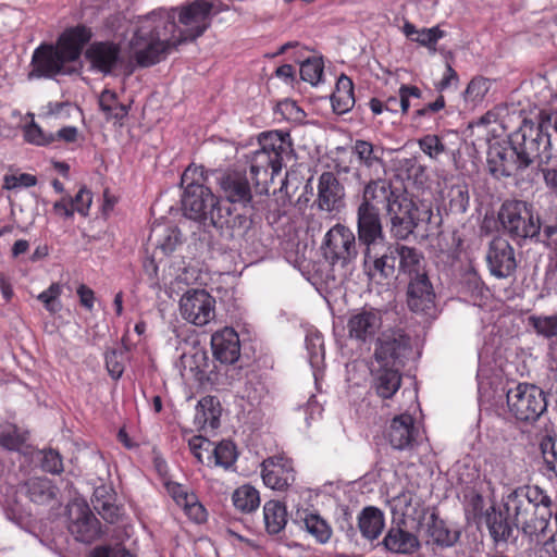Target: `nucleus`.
Returning <instances> with one entry per match:
<instances>
[{
	"instance_id": "f257e3e1",
	"label": "nucleus",
	"mask_w": 557,
	"mask_h": 557,
	"mask_svg": "<svg viewBox=\"0 0 557 557\" xmlns=\"http://www.w3.org/2000/svg\"><path fill=\"white\" fill-rule=\"evenodd\" d=\"M212 3L197 0L181 9H157L129 23L128 49L140 66L163 60L186 40L201 36L210 25Z\"/></svg>"
},
{
	"instance_id": "f03ea898",
	"label": "nucleus",
	"mask_w": 557,
	"mask_h": 557,
	"mask_svg": "<svg viewBox=\"0 0 557 557\" xmlns=\"http://www.w3.org/2000/svg\"><path fill=\"white\" fill-rule=\"evenodd\" d=\"M90 37L87 27L76 26L66 29L54 46L40 45L33 53L28 78H51L76 72L82 50Z\"/></svg>"
},
{
	"instance_id": "7ed1b4c3",
	"label": "nucleus",
	"mask_w": 557,
	"mask_h": 557,
	"mask_svg": "<svg viewBox=\"0 0 557 557\" xmlns=\"http://www.w3.org/2000/svg\"><path fill=\"white\" fill-rule=\"evenodd\" d=\"M531 125L520 127L510 136L506 147H492L488 152V169L495 177H507L523 170L540 157L539 133Z\"/></svg>"
},
{
	"instance_id": "20e7f679",
	"label": "nucleus",
	"mask_w": 557,
	"mask_h": 557,
	"mask_svg": "<svg viewBox=\"0 0 557 557\" xmlns=\"http://www.w3.org/2000/svg\"><path fill=\"white\" fill-rule=\"evenodd\" d=\"M407 349L408 343L401 335L383 334L379 337L372 372L373 387L380 397L391 398L399 389L401 384L399 369Z\"/></svg>"
},
{
	"instance_id": "39448f33",
	"label": "nucleus",
	"mask_w": 557,
	"mask_h": 557,
	"mask_svg": "<svg viewBox=\"0 0 557 557\" xmlns=\"http://www.w3.org/2000/svg\"><path fill=\"white\" fill-rule=\"evenodd\" d=\"M405 196L396 193L387 181H370L364 186L362 200L357 209L358 239L371 243L374 238L380 237L383 225L377 205L383 203L387 210V206L392 201L399 202Z\"/></svg>"
},
{
	"instance_id": "423d86ee",
	"label": "nucleus",
	"mask_w": 557,
	"mask_h": 557,
	"mask_svg": "<svg viewBox=\"0 0 557 557\" xmlns=\"http://www.w3.org/2000/svg\"><path fill=\"white\" fill-rule=\"evenodd\" d=\"M260 148L250 156V174L259 184L268 178L273 180L283 166V160L292 151V141L288 133L272 131L259 136Z\"/></svg>"
},
{
	"instance_id": "0eeeda50",
	"label": "nucleus",
	"mask_w": 557,
	"mask_h": 557,
	"mask_svg": "<svg viewBox=\"0 0 557 557\" xmlns=\"http://www.w3.org/2000/svg\"><path fill=\"white\" fill-rule=\"evenodd\" d=\"M503 231L515 242L522 243L540 236L542 222L533 206L522 200H507L499 211Z\"/></svg>"
},
{
	"instance_id": "6e6552de",
	"label": "nucleus",
	"mask_w": 557,
	"mask_h": 557,
	"mask_svg": "<svg viewBox=\"0 0 557 557\" xmlns=\"http://www.w3.org/2000/svg\"><path fill=\"white\" fill-rule=\"evenodd\" d=\"M322 251L325 260L345 278L358 256L356 236L346 225L337 223L324 235Z\"/></svg>"
},
{
	"instance_id": "1a4fd4ad",
	"label": "nucleus",
	"mask_w": 557,
	"mask_h": 557,
	"mask_svg": "<svg viewBox=\"0 0 557 557\" xmlns=\"http://www.w3.org/2000/svg\"><path fill=\"white\" fill-rule=\"evenodd\" d=\"M182 205L185 215L191 220H210L216 227L228 224L230 209L223 208L208 187L184 191Z\"/></svg>"
},
{
	"instance_id": "9d476101",
	"label": "nucleus",
	"mask_w": 557,
	"mask_h": 557,
	"mask_svg": "<svg viewBox=\"0 0 557 557\" xmlns=\"http://www.w3.org/2000/svg\"><path fill=\"white\" fill-rule=\"evenodd\" d=\"M509 411L521 421H535L546 410L544 392L532 384L521 383L507 392Z\"/></svg>"
},
{
	"instance_id": "9b49d317",
	"label": "nucleus",
	"mask_w": 557,
	"mask_h": 557,
	"mask_svg": "<svg viewBox=\"0 0 557 557\" xmlns=\"http://www.w3.org/2000/svg\"><path fill=\"white\" fill-rule=\"evenodd\" d=\"M144 268L151 280V287L164 288L169 294H178L185 286L197 280L196 271L187 267L183 259H174L164 265L161 278L157 276L158 267L153 260L146 262Z\"/></svg>"
},
{
	"instance_id": "f8f14e48",
	"label": "nucleus",
	"mask_w": 557,
	"mask_h": 557,
	"mask_svg": "<svg viewBox=\"0 0 557 557\" xmlns=\"http://www.w3.org/2000/svg\"><path fill=\"white\" fill-rule=\"evenodd\" d=\"M387 215L391 219V233L396 239H406L420 221L430 222L432 210L423 207L420 211L407 197L399 202L392 201L387 206Z\"/></svg>"
},
{
	"instance_id": "ddd939ff",
	"label": "nucleus",
	"mask_w": 557,
	"mask_h": 557,
	"mask_svg": "<svg viewBox=\"0 0 557 557\" xmlns=\"http://www.w3.org/2000/svg\"><path fill=\"white\" fill-rule=\"evenodd\" d=\"M385 240L383 228L381 236L374 238L371 243L359 240L364 246V267L370 277L379 275L382 278H392L395 276L398 265V244L388 245L386 250L379 255L376 248Z\"/></svg>"
},
{
	"instance_id": "4468645a",
	"label": "nucleus",
	"mask_w": 557,
	"mask_h": 557,
	"mask_svg": "<svg viewBox=\"0 0 557 557\" xmlns=\"http://www.w3.org/2000/svg\"><path fill=\"white\" fill-rule=\"evenodd\" d=\"M178 307L182 318L196 326H205L215 317V299L206 289L185 292Z\"/></svg>"
},
{
	"instance_id": "2eb2a0df",
	"label": "nucleus",
	"mask_w": 557,
	"mask_h": 557,
	"mask_svg": "<svg viewBox=\"0 0 557 557\" xmlns=\"http://www.w3.org/2000/svg\"><path fill=\"white\" fill-rule=\"evenodd\" d=\"M70 532L77 541L90 543L100 535V523L84 502L69 505Z\"/></svg>"
},
{
	"instance_id": "dca6fc26",
	"label": "nucleus",
	"mask_w": 557,
	"mask_h": 557,
	"mask_svg": "<svg viewBox=\"0 0 557 557\" xmlns=\"http://www.w3.org/2000/svg\"><path fill=\"white\" fill-rule=\"evenodd\" d=\"M261 466L263 483L272 490L283 491L295 481L293 462L283 455L269 457Z\"/></svg>"
},
{
	"instance_id": "f3484780",
	"label": "nucleus",
	"mask_w": 557,
	"mask_h": 557,
	"mask_svg": "<svg viewBox=\"0 0 557 557\" xmlns=\"http://www.w3.org/2000/svg\"><path fill=\"white\" fill-rule=\"evenodd\" d=\"M486 261L491 273L498 278L508 277L517 268L513 248L508 240L502 237H496L491 242Z\"/></svg>"
},
{
	"instance_id": "a211bd4d",
	"label": "nucleus",
	"mask_w": 557,
	"mask_h": 557,
	"mask_svg": "<svg viewBox=\"0 0 557 557\" xmlns=\"http://www.w3.org/2000/svg\"><path fill=\"white\" fill-rule=\"evenodd\" d=\"M381 326V314L374 309H362L354 312L347 321L348 336L361 343L372 341Z\"/></svg>"
},
{
	"instance_id": "6ab92c4d",
	"label": "nucleus",
	"mask_w": 557,
	"mask_h": 557,
	"mask_svg": "<svg viewBox=\"0 0 557 557\" xmlns=\"http://www.w3.org/2000/svg\"><path fill=\"white\" fill-rule=\"evenodd\" d=\"M419 434L414 426L413 418L408 413H401L391 421L387 440L393 448L398 450L411 449Z\"/></svg>"
},
{
	"instance_id": "aec40b11",
	"label": "nucleus",
	"mask_w": 557,
	"mask_h": 557,
	"mask_svg": "<svg viewBox=\"0 0 557 557\" xmlns=\"http://www.w3.org/2000/svg\"><path fill=\"white\" fill-rule=\"evenodd\" d=\"M344 188L331 172L319 177L317 203L321 210L337 212L344 206Z\"/></svg>"
},
{
	"instance_id": "412c9836",
	"label": "nucleus",
	"mask_w": 557,
	"mask_h": 557,
	"mask_svg": "<svg viewBox=\"0 0 557 557\" xmlns=\"http://www.w3.org/2000/svg\"><path fill=\"white\" fill-rule=\"evenodd\" d=\"M435 293L428 273L422 277H413L408 282L407 304L414 312H426L434 307Z\"/></svg>"
},
{
	"instance_id": "4be33fe9",
	"label": "nucleus",
	"mask_w": 557,
	"mask_h": 557,
	"mask_svg": "<svg viewBox=\"0 0 557 557\" xmlns=\"http://www.w3.org/2000/svg\"><path fill=\"white\" fill-rule=\"evenodd\" d=\"M213 356L222 363L232 364L240 356L238 334L232 327H224L211 337Z\"/></svg>"
},
{
	"instance_id": "5701e85b",
	"label": "nucleus",
	"mask_w": 557,
	"mask_h": 557,
	"mask_svg": "<svg viewBox=\"0 0 557 557\" xmlns=\"http://www.w3.org/2000/svg\"><path fill=\"white\" fill-rule=\"evenodd\" d=\"M388 504L394 520L403 524L419 520L423 513L420 499L409 490L393 496Z\"/></svg>"
},
{
	"instance_id": "b1692460",
	"label": "nucleus",
	"mask_w": 557,
	"mask_h": 557,
	"mask_svg": "<svg viewBox=\"0 0 557 557\" xmlns=\"http://www.w3.org/2000/svg\"><path fill=\"white\" fill-rule=\"evenodd\" d=\"M119 47L110 42H94L85 52V58L90 67L103 74L112 71L119 60Z\"/></svg>"
},
{
	"instance_id": "393cba45",
	"label": "nucleus",
	"mask_w": 557,
	"mask_h": 557,
	"mask_svg": "<svg viewBox=\"0 0 557 557\" xmlns=\"http://www.w3.org/2000/svg\"><path fill=\"white\" fill-rule=\"evenodd\" d=\"M221 189L232 203L247 207L251 203L252 194L246 176L239 172H231L221 180Z\"/></svg>"
},
{
	"instance_id": "a878e982",
	"label": "nucleus",
	"mask_w": 557,
	"mask_h": 557,
	"mask_svg": "<svg viewBox=\"0 0 557 557\" xmlns=\"http://www.w3.org/2000/svg\"><path fill=\"white\" fill-rule=\"evenodd\" d=\"M166 488L174 502L184 509L191 520L197 523L206 520V509L199 503L197 496L189 492L187 487L178 483H169Z\"/></svg>"
},
{
	"instance_id": "bb28decb",
	"label": "nucleus",
	"mask_w": 557,
	"mask_h": 557,
	"mask_svg": "<svg viewBox=\"0 0 557 557\" xmlns=\"http://www.w3.org/2000/svg\"><path fill=\"white\" fill-rule=\"evenodd\" d=\"M506 508L508 513L515 517L516 524L521 527L524 533L529 534L530 536H535L536 540H539V525L536 522L534 525H532L528 520V516L532 509L523 497L522 492L515 491L511 493L506 502Z\"/></svg>"
},
{
	"instance_id": "cd10ccee",
	"label": "nucleus",
	"mask_w": 557,
	"mask_h": 557,
	"mask_svg": "<svg viewBox=\"0 0 557 557\" xmlns=\"http://www.w3.org/2000/svg\"><path fill=\"white\" fill-rule=\"evenodd\" d=\"M382 545L394 554H412L419 548V541L416 535L400 527H392L384 536Z\"/></svg>"
},
{
	"instance_id": "c85d7f7f",
	"label": "nucleus",
	"mask_w": 557,
	"mask_h": 557,
	"mask_svg": "<svg viewBox=\"0 0 557 557\" xmlns=\"http://www.w3.org/2000/svg\"><path fill=\"white\" fill-rule=\"evenodd\" d=\"M398 270L408 276L422 277L426 273L423 255L416 248L398 244Z\"/></svg>"
},
{
	"instance_id": "c756f323",
	"label": "nucleus",
	"mask_w": 557,
	"mask_h": 557,
	"mask_svg": "<svg viewBox=\"0 0 557 557\" xmlns=\"http://www.w3.org/2000/svg\"><path fill=\"white\" fill-rule=\"evenodd\" d=\"M523 497L532 509V513L535 510H540V518L536 519L540 532L544 533L548 525V519L552 516L550 497L539 486H528L524 491H521Z\"/></svg>"
},
{
	"instance_id": "7c9ffc66",
	"label": "nucleus",
	"mask_w": 557,
	"mask_h": 557,
	"mask_svg": "<svg viewBox=\"0 0 557 557\" xmlns=\"http://www.w3.org/2000/svg\"><path fill=\"white\" fill-rule=\"evenodd\" d=\"M384 527V513L376 507H366L358 516L359 531L367 540H376L381 535Z\"/></svg>"
},
{
	"instance_id": "2f4dec72",
	"label": "nucleus",
	"mask_w": 557,
	"mask_h": 557,
	"mask_svg": "<svg viewBox=\"0 0 557 557\" xmlns=\"http://www.w3.org/2000/svg\"><path fill=\"white\" fill-rule=\"evenodd\" d=\"M221 406L215 397L201 398L196 406L195 423L200 429L214 430L219 426Z\"/></svg>"
},
{
	"instance_id": "473e14b6",
	"label": "nucleus",
	"mask_w": 557,
	"mask_h": 557,
	"mask_svg": "<svg viewBox=\"0 0 557 557\" xmlns=\"http://www.w3.org/2000/svg\"><path fill=\"white\" fill-rule=\"evenodd\" d=\"M20 492L26 494L37 504H46L55 497V487L46 478H32L20 486Z\"/></svg>"
},
{
	"instance_id": "72a5a7b5",
	"label": "nucleus",
	"mask_w": 557,
	"mask_h": 557,
	"mask_svg": "<svg viewBox=\"0 0 557 557\" xmlns=\"http://www.w3.org/2000/svg\"><path fill=\"white\" fill-rule=\"evenodd\" d=\"M332 107L338 114L348 112L355 104L354 85L349 77L342 75L331 97Z\"/></svg>"
},
{
	"instance_id": "f704fd0d",
	"label": "nucleus",
	"mask_w": 557,
	"mask_h": 557,
	"mask_svg": "<svg viewBox=\"0 0 557 557\" xmlns=\"http://www.w3.org/2000/svg\"><path fill=\"white\" fill-rule=\"evenodd\" d=\"M404 34L412 41L426 47L431 51L436 50L437 41L445 36L438 26L418 29L412 23L406 22L403 26Z\"/></svg>"
},
{
	"instance_id": "c9c22d12",
	"label": "nucleus",
	"mask_w": 557,
	"mask_h": 557,
	"mask_svg": "<svg viewBox=\"0 0 557 557\" xmlns=\"http://www.w3.org/2000/svg\"><path fill=\"white\" fill-rule=\"evenodd\" d=\"M263 519L268 533H280L287 523L285 506L277 500L267 502L263 506Z\"/></svg>"
},
{
	"instance_id": "e433bc0d",
	"label": "nucleus",
	"mask_w": 557,
	"mask_h": 557,
	"mask_svg": "<svg viewBox=\"0 0 557 557\" xmlns=\"http://www.w3.org/2000/svg\"><path fill=\"white\" fill-rule=\"evenodd\" d=\"M299 519L304 522L306 531L312 535L320 544H325L332 536V528L320 515L304 511L299 515Z\"/></svg>"
},
{
	"instance_id": "4c0bfd02",
	"label": "nucleus",
	"mask_w": 557,
	"mask_h": 557,
	"mask_svg": "<svg viewBox=\"0 0 557 557\" xmlns=\"http://www.w3.org/2000/svg\"><path fill=\"white\" fill-rule=\"evenodd\" d=\"M99 107L107 119L122 122L128 114V107L120 103L117 96L110 89H104L99 96Z\"/></svg>"
},
{
	"instance_id": "58836bf2",
	"label": "nucleus",
	"mask_w": 557,
	"mask_h": 557,
	"mask_svg": "<svg viewBox=\"0 0 557 557\" xmlns=\"http://www.w3.org/2000/svg\"><path fill=\"white\" fill-rule=\"evenodd\" d=\"M352 153L357 156L360 164L368 169L383 162V148L375 147L367 140L357 139L352 146Z\"/></svg>"
},
{
	"instance_id": "ea45409f",
	"label": "nucleus",
	"mask_w": 557,
	"mask_h": 557,
	"mask_svg": "<svg viewBox=\"0 0 557 557\" xmlns=\"http://www.w3.org/2000/svg\"><path fill=\"white\" fill-rule=\"evenodd\" d=\"M233 503L243 512H251L260 505L259 492L251 485H243L234 492Z\"/></svg>"
},
{
	"instance_id": "a19ab883",
	"label": "nucleus",
	"mask_w": 557,
	"mask_h": 557,
	"mask_svg": "<svg viewBox=\"0 0 557 557\" xmlns=\"http://www.w3.org/2000/svg\"><path fill=\"white\" fill-rule=\"evenodd\" d=\"M428 543H434L441 546H451L457 541L456 532L450 531L444 521L432 518L428 524Z\"/></svg>"
},
{
	"instance_id": "79ce46f5",
	"label": "nucleus",
	"mask_w": 557,
	"mask_h": 557,
	"mask_svg": "<svg viewBox=\"0 0 557 557\" xmlns=\"http://www.w3.org/2000/svg\"><path fill=\"white\" fill-rule=\"evenodd\" d=\"M486 524L492 537L496 541H506L510 534V525L502 512L494 508L486 513Z\"/></svg>"
},
{
	"instance_id": "37998d69",
	"label": "nucleus",
	"mask_w": 557,
	"mask_h": 557,
	"mask_svg": "<svg viewBox=\"0 0 557 557\" xmlns=\"http://www.w3.org/2000/svg\"><path fill=\"white\" fill-rule=\"evenodd\" d=\"M211 457L214 466L227 469L237 458L236 447L230 441H222L215 447L211 446Z\"/></svg>"
},
{
	"instance_id": "c03bdc74",
	"label": "nucleus",
	"mask_w": 557,
	"mask_h": 557,
	"mask_svg": "<svg viewBox=\"0 0 557 557\" xmlns=\"http://www.w3.org/2000/svg\"><path fill=\"white\" fill-rule=\"evenodd\" d=\"M306 349L311 367L319 368L324 360L323 337L318 332H310L306 336Z\"/></svg>"
},
{
	"instance_id": "a18cd8bd",
	"label": "nucleus",
	"mask_w": 557,
	"mask_h": 557,
	"mask_svg": "<svg viewBox=\"0 0 557 557\" xmlns=\"http://www.w3.org/2000/svg\"><path fill=\"white\" fill-rule=\"evenodd\" d=\"M324 64L321 58L313 57L304 61L300 65V76L305 82L315 86L321 82Z\"/></svg>"
},
{
	"instance_id": "49530a36",
	"label": "nucleus",
	"mask_w": 557,
	"mask_h": 557,
	"mask_svg": "<svg viewBox=\"0 0 557 557\" xmlns=\"http://www.w3.org/2000/svg\"><path fill=\"white\" fill-rule=\"evenodd\" d=\"M540 449L545 467L557 476V435H547L542 438Z\"/></svg>"
},
{
	"instance_id": "de8ad7c7",
	"label": "nucleus",
	"mask_w": 557,
	"mask_h": 557,
	"mask_svg": "<svg viewBox=\"0 0 557 557\" xmlns=\"http://www.w3.org/2000/svg\"><path fill=\"white\" fill-rule=\"evenodd\" d=\"M61 294L62 285L59 283H52L47 289L37 296V299L44 304L46 310L50 313H57L62 308L60 301Z\"/></svg>"
},
{
	"instance_id": "09e8293b",
	"label": "nucleus",
	"mask_w": 557,
	"mask_h": 557,
	"mask_svg": "<svg viewBox=\"0 0 557 557\" xmlns=\"http://www.w3.org/2000/svg\"><path fill=\"white\" fill-rule=\"evenodd\" d=\"M491 88V82L490 79L485 77H474L468 85L466 92H465V99L467 101L472 102L473 104H476L483 100L485 95L488 92Z\"/></svg>"
},
{
	"instance_id": "8fccbe9b",
	"label": "nucleus",
	"mask_w": 557,
	"mask_h": 557,
	"mask_svg": "<svg viewBox=\"0 0 557 557\" xmlns=\"http://www.w3.org/2000/svg\"><path fill=\"white\" fill-rule=\"evenodd\" d=\"M161 227L157 226L152 228L151 237H159L161 234ZM157 246L164 253H169L174 250L176 245L180 243V232L176 228L166 227L163 230V237L157 238Z\"/></svg>"
},
{
	"instance_id": "3c124183",
	"label": "nucleus",
	"mask_w": 557,
	"mask_h": 557,
	"mask_svg": "<svg viewBox=\"0 0 557 557\" xmlns=\"http://www.w3.org/2000/svg\"><path fill=\"white\" fill-rule=\"evenodd\" d=\"M102 493L100 490L95 492L94 508L106 521L113 523L119 518V507L111 503L110 498L102 499Z\"/></svg>"
},
{
	"instance_id": "603ef678",
	"label": "nucleus",
	"mask_w": 557,
	"mask_h": 557,
	"mask_svg": "<svg viewBox=\"0 0 557 557\" xmlns=\"http://www.w3.org/2000/svg\"><path fill=\"white\" fill-rule=\"evenodd\" d=\"M205 182L203 168L198 165H189L181 177V185L185 188V191L195 190L196 187H206Z\"/></svg>"
},
{
	"instance_id": "864d4df0",
	"label": "nucleus",
	"mask_w": 557,
	"mask_h": 557,
	"mask_svg": "<svg viewBox=\"0 0 557 557\" xmlns=\"http://www.w3.org/2000/svg\"><path fill=\"white\" fill-rule=\"evenodd\" d=\"M529 320L537 334L547 338L557 335V314L531 317Z\"/></svg>"
},
{
	"instance_id": "5fc2aeb1",
	"label": "nucleus",
	"mask_w": 557,
	"mask_h": 557,
	"mask_svg": "<svg viewBox=\"0 0 557 557\" xmlns=\"http://www.w3.org/2000/svg\"><path fill=\"white\" fill-rule=\"evenodd\" d=\"M24 137L26 141L38 146L49 145L54 141L53 133H45L35 122H30L24 127Z\"/></svg>"
},
{
	"instance_id": "6e6d98bb",
	"label": "nucleus",
	"mask_w": 557,
	"mask_h": 557,
	"mask_svg": "<svg viewBox=\"0 0 557 557\" xmlns=\"http://www.w3.org/2000/svg\"><path fill=\"white\" fill-rule=\"evenodd\" d=\"M188 445L193 455L199 462L205 463L207 459L208 462L211 463L212 443L209 440L202 436H194L189 440Z\"/></svg>"
},
{
	"instance_id": "4d7b16f0",
	"label": "nucleus",
	"mask_w": 557,
	"mask_h": 557,
	"mask_svg": "<svg viewBox=\"0 0 557 557\" xmlns=\"http://www.w3.org/2000/svg\"><path fill=\"white\" fill-rule=\"evenodd\" d=\"M265 386L257 377L249 379L244 389L242 391V397L246 398L250 404H259L265 395Z\"/></svg>"
},
{
	"instance_id": "13d9d810",
	"label": "nucleus",
	"mask_w": 557,
	"mask_h": 557,
	"mask_svg": "<svg viewBox=\"0 0 557 557\" xmlns=\"http://www.w3.org/2000/svg\"><path fill=\"white\" fill-rule=\"evenodd\" d=\"M420 149L431 159H437L444 151L445 145L436 135H426L418 141Z\"/></svg>"
},
{
	"instance_id": "bf43d9fd",
	"label": "nucleus",
	"mask_w": 557,
	"mask_h": 557,
	"mask_svg": "<svg viewBox=\"0 0 557 557\" xmlns=\"http://www.w3.org/2000/svg\"><path fill=\"white\" fill-rule=\"evenodd\" d=\"M41 468L51 474H60L63 471V462L60 454L54 449L41 451Z\"/></svg>"
},
{
	"instance_id": "052dcab7",
	"label": "nucleus",
	"mask_w": 557,
	"mask_h": 557,
	"mask_svg": "<svg viewBox=\"0 0 557 557\" xmlns=\"http://www.w3.org/2000/svg\"><path fill=\"white\" fill-rule=\"evenodd\" d=\"M124 356L123 352L117 350H110L106 354V366L113 379H119L122 376L124 371L123 364Z\"/></svg>"
},
{
	"instance_id": "680f3d73",
	"label": "nucleus",
	"mask_w": 557,
	"mask_h": 557,
	"mask_svg": "<svg viewBox=\"0 0 557 557\" xmlns=\"http://www.w3.org/2000/svg\"><path fill=\"white\" fill-rule=\"evenodd\" d=\"M399 107L400 112L406 114L410 108L411 99H420L421 90L417 86L401 85L399 87Z\"/></svg>"
},
{
	"instance_id": "e2e57ef3",
	"label": "nucleus",
	"mask_w": 557,
	"mask_h": 557,
	"mask_svg": "<svg viewBox=\"0 0 557 557\" xmlns=\"http://www.w3.org/2000/svg\"><path fill=\"white\" fill-rule=\"evenodd\" d=\"M70 201L72 207H74L75 212L86 216L92 202L91 193L90 190L83 187L78 190L74 198L70 197Z\"/></svg>"
},
{
	"instance_id": "0e129e2a",
	"label": "nucleus",
	"mask_w": 557,
	"mask_h": 557,
	"mask_svg": "<svg viewBox=\"0 0 557 557\" xmlns=\"http://www.w3.org/2000/svg\"><path fill=\"white\" fill-rule=\"evenodd\" d=\"M37 183V178L27 173H23L20 175H7L4 177V188L7 189H14L17 187H32L35 186Z\"/></svg>"
},
{
	"instance_id": "69168bd1",
	"label": "nucleus",
	"mask_w": 557,
	"mask_h": 557,
	"mask_svg": "<svg viewBox=\"0 0 557 557\" xmlns=\"http://www.w3.org/2000/svg\"><path fill=\"white\" fill-rule=\"evenodd\" d=\"M23 441V437L16 431H10L0 436V444L10 450H17Z\"/></svg>"
},
{
	"instance_id": "338daca9",
	"label": "nucleus",
	"mask_w": 557,
	"mask_h": 557,
	"mask_svg": "<svg viewBox=\"0 0 557 557\" xmlns=\"http://www.w3.org/2000/svg\"><path fill=\"white\" fill-rule=\"evenodd\" d=\"M280 110L292 120H301L304 111L293 100H284L278 104Z\"/></svg>"
},
{
	"instance_id": "774afa93",
	"label": "nucleus",
	"mask_w": 557,
	"mask_h": 557,
	"mask_svg": "<svg viewBox=\"0 0 557 557\" xmlns=\"http://www.w3.org/2000/svg\"><path fill=\"white\" fill-rule=\"evenodd\" d=\"M540 557H557V532L552 534L550 537L544 541L542 547L539 549Z\"/></svg>"
}]
</instances>
